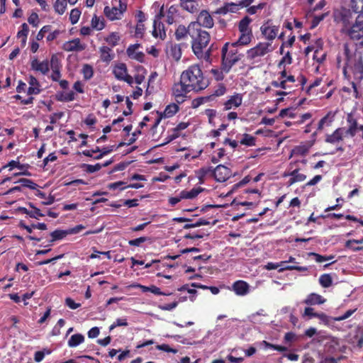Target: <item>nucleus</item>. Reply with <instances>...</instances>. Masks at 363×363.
<instances>
[{
    "label": "nucleus",
    "instance_id": "32",
    "mask_svg": "<svg viewBox=\"0 0 363 363\" xmlns=\"http://www.w3.org/2000/svg\"><path fill=\"white\" fill-rule=\"evenodd\" d=\"M252 39L253 35H240L238 40L232 43V46L235 45L237 47L238 45H248L252 42Z\"/></svg>",
    "mask_w": 363,
    "mask_h": 363
},
{
    "label": "nucleus",
    "instance_id": "1",
    "mask_svg": "<svg viewBox=\"0 0 363 363\" xmlns=\"http://www.w3.org/2000/svg\"><path fill=\"white\" fill-rule=\"evenodd\" d=\"M181 79L187 84L192 91L199 92L204 90L208 86V82L205 79L203 72L199 65H192L186 70L183 71Z\"/></svg>",
    "mask_w": 363,
    "mask_h": 363
},
{
    "label": "nucleus",
    "instance_id": "22",
    "mask_svg": "<svg viewBox=\"0 0 363 363\" xmlns=\"http://www.w3.org/2000/svg\"><path fill=\"white\" fill-rule=\"evenodd\" d=\"M325 301L326 299L322 296L315 293H311L307 296L306 298L303 301V303L308 306H313L323 304Z\"/></svg>",
    "mask_w": 363,
    "mask_h": 363
},
{
    "label": "nucleus",
    "instance_id": "28",
    "mask_svg": "<svg viewBox=\"0 0 363 363\" xmlns=\"http://www.w3.org/2000/svg\"><path fill=\"white\" fill-rule=\"evenodd\" d=\"M104 40L111 48H114L118 45L121 40V36L118 32H111L104 38Z\"/></svg>",
    "mask_w": 363,
    "mask_h": 363
},
{
    "label": "nucleus",
    "instance_id": "63",
    "mask_svg": "<svg viewBox=\"0 0 363 363\" xmlns=\"http://www.w3.org/2000/svg\"><path fill=\"white\" fill-rule=\"evenodd\" d=\"M354 69L361 74H363V61L360 55L358 56V59L354 62Z\"/></svg>",
    "mask_w": 363,
    "mask_h": 363
},
{
    "label": "nucleus",
    "instance_id": "36",
    "mask_svg": "<svg viewBox=\"0 0 363 363\" xmlns=\"http://www.w3.org/2000/svg\"><path fill=\"white\" fill-rule=\"evenodd\" d=\"M67 235H69V233H68V229L67 230L57 229L50 233V236L52 238L51 241L53 242V241L62 240L64 238H65Z\"/></svg>",
    "mask_w": 363,
    "mask_h": 363
},
{
    "label": "nucleus",
    "instance_id": "31",
    "mask_svg": "<svg viewBox=\"0 0 363 363\" xmlns=\"http://www.w3.org/2000/svg\"><path fill=\"white\" fill-rule=\"evenodd\" d=\"M181 6L184 10L186 11L194 13L198 10V4L195 3V1H186V0H180Z\"/></svg>",
    "mask_w": 363,
    "mask_h": 363
},
{
    "label": "nucleus",
    "instance_id": "18",
    "mask_svg": "<svg viewBox=\"0 0 363 363\" xmlns=\"http://www.w3.org/2000/svg\"><path fill=\"white\" fill-rule=\"evenodd\" d=\"M242 95L240 94H235L233 96H231L230 99L224 103V110L228 111L238 108L242 104Z\"/></svg>",
    "mask_w": 363,
    "mask_h": 363
},
{
    "label": "nucleus",
    "instance_id": "19",
    "mask_svg": "<svg viewBox=\"0 0 363 363\" xmlns=\"http://www.w3.org/2000/svg\"><path fill=\"white\" fill-rule=\"evenodd\" d=\"M284 177H286V176L291 177V178L288 181L289 186H291L294 184L297 183V182H303L306 180V179L307 177L306 174L299 173L298 168L294 169L293 171H291V172H289L288 174L284 173Z\"/></svg>",
    "mask_w": 363,
    "mask_h": 363
},
{
    "label": "nucleus",
    "instance_id": "38",
    "mask_svg": "<svg viewBox=\"0 0 363 363\" xmlns=\"http://www.w3.org/2000/svg\"><path fill=\"white\" fill-rule=\"evenodd\" d=\"M350 6L354 13L363 14V0H350Z\"/></svg>",
    "mask_w": 363,
    "mask_h": 363
},
{
    "label": "nucleus",
    "instance_id": "14",
    "mask_svg": "<svg viewBox=\"0 0 363 363\" xmlns=\"http://www.w3.org/2000/svg\"><path fill=\"white\" fill-rule=\"evenodd\" d=\"M50 67L52 69V74L50 75L51 79L53 81H58L61 77L60 69L62 67L60 63V57L57 55H53L50 60Z\"/></svg>",
    "mask_w": 363,
    "mask_h": 363
},
{
    "label": "nucleus",
    "instance_id": "50",
    "mask_svg": "<svg viewBox=\"0 0 363 363\" xmlns=\"http://www.w3.org/2000/svg\"><path fill=\"white\" fill-rule=\"evenodd\" d=\"M328 13H324L319 16H315L312 21L311 25V29H313L318 26V25L326 17L328 16Z\"/></svg>",
    "mask_w": 363,
    "mask_h": 363
},
{
    "label": "nucleus",
    "instance_id": "33",
    "mask_svg": "<svg viewBox=\"0 0 363 363\" xmlns=\"http://www.w3.org/2000/svg\"><path fill=\"white\" fill-rule=\"evenodd\" d=\"M179 111V106L176 104H172L166 106L164 111L161 113L164 118L173 116Z\"/></svg>",
    "mask_w": 363,
    "mask_h": 363
},
{
    "label": "nucleus",
    "instance_id": "35",
    "mask_svg": "<svg viewBox=\"0 0 363 363\" xmlns=\"http://www.w3.org/2000/svg\"><path fill=\"white\" fill-rule=\"evenodd\" d=\"M237 6L236 3H233V2L226 3L224 4L223 6L217 9L216 11H215V13L220 14V15H225L228 12L235 13V9H229V7L230 6Z\"/></svg>",
    "mask_w": 363,
    "mask_h": 363
},
{
    "label": "nucleus",
    "instance_id": "41",
    "mask_svg": "<svg viewBox=\"0 0 363 363\" xmlns=\"http://www.w3.org/2000/svg\"><path fill=\"white\" fill-rule=\"evenodd\" d=\"M82 72L85 80H89L94 76L93 67L89 64H85L83 65Z\"/></svg>",
    "mask_w": 363,
    "mask_h": 363
},
{
    "label": "nucleus",
    "instance_id": "8",
    "mask_svg": "<svg viewBox=\"0 0 363 363\" xmlns=\"http://www.w3.org/2000/svg\"><path fill=\"white\" fill-rule=\"evenodd\" d=\"M195 27L211 28L214 26L213 18L207 10H202L199 13L196 21L192 22Z\"/></svg>",
    "mask_w": 363,
    "mask_h": 363
},
{
    "label": "nucleus",
    "instance_id": "20",
    "mask_svg": "<svg viewBox=\"0 0 363 363\" xmlns=\"http://www.w3.org/2000/svg\"><path fill=\"white\" fill-rule=\"evenodd\" d=\"M152 35L155 38H160L161 39H164L166 38L164 25L161 22V21H159L158 19L154 20Z\"/></svg>",
    "mask_w": 363,
    "mask_h": 363
},
{
    "label": "nucleus",
    "instance_id": "58",
    "mask_svg": "<svg viewBox=\"0 0 363 363\" xmlns=\"http://www.w3.org/2000/svg\"><path fill=\"white\" fill-rule=\"evenodd\" d=\"M226 92V87L223 84H220L218 87L214 90L211 98L213 96H220L225 94Z\"/></svg>",
    "mask_w": 363,
    "mask_h": 363
},
{
    "label": "nucleus",
    "instance_id": "52",
    "mask_svg": "<svg viewBox=\"0 0 363 363\" xmlns=\"http://www.w3.org/2000/svg\"><path fill=\"white\" fill-rule=\"evenodd\" d=\"M24 212L28 214V216H30V217H33V218H38V217H40V216H43L44 215L41 213L40 210L37 208H34V207H31L30 209H24Z\"/></svg>",
    "mask_w": 363,
    "mask_h": 363
},
{
    "label": "nucleus",
    "instance_id": "25",
    "mask_svg": "<svg viewBox=\"0 0 363 363\" xmlns=\"http://www.w3.org/2000/svg\"><path fill=\"white\" fill-rule=\"evenodd\" d=\"M127 72V67L125 63H119L116 65L113 70V73L115 77L118 80L124 79V77H125Z\"/></svg>",
    "mask_w": 363,
    "mask_h": 363
},
{
    "label": "nucleus",
    "instance_id": "45",
    "mask_svg": "<svg viewBox=\"0 0 363 363\" xmlns=\"http://www.w3.org/2000/svg\"><path fill=\"white\" fill-rule=\"evenodd\" d=\"M252 21V20L247 16L242 18L238 23V30L252 29V28L250 26Z\"/></svg>",
    "mask_w": 363,
    "mask_h": 363
},
{
    "label": "nucleus",
    "instance_id": "40",
    "mask_svg": "<svg viewBox=\"0 0 363 363\" xmlns=\"http://www.w3.org/2000/svg\"><path fill=\"white\" fill-rule=\"evenodd\" d=\"M320 284L324 288H328L333 284V279L330 274H323L319 278Z\"/></svg>",
    "mask_w": 363,
    "mask_h": 363
},
{
    "label": "nucleus",
    "instance_id": "17",
    "mask_svg": "<svg viewBox=\"0 0 363 363\" xmlns=\"http://www.w3.org/2000/svg\"><path fill=\"white\" fill-rule=\"evenodd\" d=\"M167 54L176 61H179L182 57V49L179 44L169 43L167 46Z\"/></svg>",
    "mask_w": 363,
    "mask_h": 363
},
{
    "label": "nucleus",
    "instance_id": "55",
    "mask_svg": "<svg viewBox=\"0 0 363 363\" xmlns=\"http://www.w3.org/2000/svg\"><path fill=\"white\" fill-rule=\"evenodd\" d=\"M308 152V148L306 145H298L294 147L292 152L294 155L304 156Z\"/></svg>",
    "mask_w": 363,
    "mask_h": 363
},
{
    "label": "nucleus",
    "instance_id": "64",
    "mask_svg": "<svg viewBox=\"0 0 363 363\" xmlns=\"http://www.w3.org/2000/svg\"><path fill=\"white\" fill-rule=\"evenodd\" d=\"M357 311L356 308L354 309H350L347 311L342 315L335 317L333 318L334 321H342L344 320H346L347 318H350L355 311Z\"/></svg>",
    "mask_w": 363,
    "mask_h": 363
},
{
    "label": "nucleus",
    "instance_id": "30",
    "mask_svg": "<svg viewBox=\"0 0 363 363\" xmlns=\"http://www.w3.org/2000/svg\"><path fill=\"white\" fill-rule=\"evenodd\" d=\"M31 68L35 72L45 74V64L44 62H40L36 57L32 58Z\"/></svg>",
    "mask_w": 363,
    "mask_h": 363
},
{
    "label": "nucleus",
    "instance_id": "34",
    "mask_svg": "<svg viewBox=\"0 0 363 363\" xmlns=\"http://www.w3.org/2000/svg\"><path fill=\"white\" fill-rule=\"evenodd\" d=\"M55 96L60 101H72L74 99V93L72 91L68 93L60 91L56 94Z\"/></svg>",
    "mask_w": 363,
    "mask_h": 363
},
{
    "label": "nucleus",
    "instance_id": "24",
    "mask_svg": "<svg viewBox=\"0 0 363 363\" xmlns=\"http://www.w3.org/2000/svg\"><path fill=\"white\" fill-rule=\"evenodd\" d=\"M344 135L343 129L337 128L332 134L328 135L325 138V142L331 144H335L342 140Z\"/></svg>",
    "mask_w": 363,
    "mask_h": 363
},
{
    "label": "nucleus",
    "instance_id": "61",
    "mask_svg": "<svg viewBox=\"0 0 363 363\" xmlns=\"http://www.w3.org/2000/svg\"><path fill=\"white\" fill-rule=\"evenodd\" d=\"M285 116L294 118L296 117V113H294L290 108L281 109L279 112V117L284 118Z\"/></svg>",
    "mask_w": 363,
    "mask_h": 363
},
{
    "label": "nucleus",
    "instance_id": "21",
    "mask_svg": "<svg viewBox=\"0 0 363 363\" xmlns=\"http://www.w3.org/2000/svg\"><path fill=\"white\" fill-rule=\"evenodd\" d=\"M99 54L101 60L106 63L110 62L115 57L112 49L105 45L99 48Z\"/></svg>",
    "mask_w": 363,
    "mask_h": 363
},
{
    "label": "nucleus",
    "instance_id": "62",
    "mask_svg": "<svg viewBox=\"0 0 363 363\" xmlns=\"http://www.w3.org/2000/svg\"><path fill=\"white\" fill-rule=\"evenodd\" d=\"M149 238L147 237H140L133 240H130L128 241V244L130 246H140L142 243L148 240Z\"/></svg>",
    "mask_w": 363,
    "mask_h": 363
},
{
    "label": "nucleus",
    "instance_id": "15",
    "mask_svg": "<svg viewBox=\"0 0 363 363\" xmlns=\"http://www.w3.org/2000/svg\"><path fill=\"white\" fill-rule=\"evenodd\" d=\"M347 122L348 124V128L345 130V135L354 137L357 134V132L359 131V127L361 125H359L357 119L352 116V113H349L347 116Z\"/></svg>",
    "mask_w": 363,
    "mask_h": 363
},
{
    "label": "nucleus",
    "instance_id": "27",
    "mask_svg": "<svg viewBox=\"0 0 363 363\" xmlns=\"http://www.w3.org/2000/svg\"><path fill=\"white\" fill-rule=\"evenodd\" d=\"M204 189L201 187L193 188L190 191L183 190L181 191V198L183 199H194Z\"/></svg>",
    "mask_w": 363,
    "mask_h": 363
},
{
    "label": "nucleus",
    "instance_id": "48",
    "mask_svg": "<svg viewBox=\"0 0 363 363\" xmlns=\"http://www.w3.org/2000/svg\"><path fill=\"white\" fill-rule=\"evenodd\" d=\"M29 31L28 26L26 23H23L21 26V30H19L17 33V37L18 38H22V42L23 44L26 42L27 35Z\"/></svg>",
    "mask_w": 363,
    "mask_h": 363
},
{
    "label": "nucleus",
    "instance_id": "9",
    "mask_svg": "<svg viewBox=\"0 0 363 363\" xmlns=\"http://www.w3.org/2000/svg\"><path fill=\"white\" fill-rule=\"evenodd\" d=\"M279 30V26L272 25V21L271 19H268L260 27V31H261L262 34L269 41H272L276 38V37L277 36Z\"/></svg>",
    "mask_w": 363,
    "mask_h": 363
},
{
    "label": "nucleus",
    "instance_id": "23",
    "mask_svg": "<svg viewBox=\"0 0 363 363\" xmlns=\"http://www.w3.org/2000/svg\"><path fill=\"white\" fill-rule=\"evenodd\" d=\"M193 23L191 22L188 27H186L184 26V25H179L176 30H175V33H174V35H175V38L177 40H181L184 38H185L188 35H189L191 36V30L190 29H191V26H192Z\"/></svg>",
    "mask_w": 363,
    "mask_h": 363
},
{
    "label": "nucleus",
    "instance_id": "4",
    "mask_svg": "<svg viewBox=\"0 0 363 363\" xmlns=\"http://www.w3.org/2000/svg\"><path fill=\"white\" fill-rule=\"evenodd\" d=\"M274 48L270 42H259L246 52V58L251 64L260 62L262 57L272 52Z\"/></svg>",
    "mask_w": 363,
    "mask_h": 363
},
{
    "label": "nucleus",
    "instance_id": "39",
    "mask_svg": "<svg viewBox=\"0 0 363 363\" xmlns=\"http://www.w3.org/2000/svg\"><path fill=\"white\" fill-rule=\"evenodd\" d=\"M82 11L78 8H74L69 13V20L72 25L76 24L80 18Z\"/></svg>",
    "mask_w": 363,
    "mask_h": 363
},
{
    "label": "nucleus",
    "instance_id": "10",
    "mask_svg": "<svg viewBox=\"0 0 363 363\" xmlns=\"http://www.w3.org/2000/svg\"><path fill=\"white\" fill-rule=\"evenodd\" d=\"M213 176L217 182H223L231 177L230 169L225 165L219 164L213 170Z\"/></svg>",
    "mask_w": 363,
    "mask_h": 363
},
{
    "label": "nucleus",
    "instance_id": "3",
    "mask_svg": "<svg viewBox=\"0 0 363 363\" xmlns=\"http://www.w3.org/2000/svg\"><path fill=\"white\" fill-rule=\"evenodd\" d=\"M235 45L225 43L221 49V69L228 73L233 65L240 60L242 55L238 53Z\"/></svg>",
    "mask_w": 363,
    "mask_h": 363
},
{
    "label": "nucleus",
    "instance_id": "2",
    "mask_svg": "<svg viewBox=\"0 0 363 363\" xmlns=\"http://www.w3.org/2000/svg\"><path fill=\"white\" fill-rule=\"evenodd\" d=\"M191 28L192 51L195 55L199 57L203 55V49L208 45L211 35L206 30L195 27L194 25H192Z\"/></svg>",
    "mask_w": 363,
    "mask_h": 363
},
{
    "label": "nucleus",
    "instance_id": "47",
    "mask_svg": "<svg viewBox=\"0 0 363 363\" xmlns=\"http://www.w3.org/2000/svg\"><path fill=\"white\" fill-rule=\"evenodd\" d=\"M64 31H65L64 30H60V29H57V30H55L54 31H51L50 29V26H47V33H49L48 35H47V41H52L53 40L57 39L60 34L64 33Z\"/></svg>",
    "mask_w": 363,
    "mask_h": 363
},
{
    "label": "nucleus",
    "instance_id": "16",
    "mask_svg": "<svg viewBox=\"0 0 363 363\" xmlns=\"http://www.w3.org/2000/svg\"><path fill=\"white\" fill-rule=\"evenodd\" d=\"M232 290L236 295L243 296L250 291V285L243 280H238L232 285Z\"/></svg>",
    "mask_w": 363,
    "mask_h": 363
},
{
    "label": "nucleus",
    "instance_id": "29",
    "mask_svg": "<svg viewBox=\"0 0 363 363\" xmlns=\"http://www.w3.org/2000/svg\"><path fill=\"white\" fill-rule=\"evenodd\" d=\"M84 341V336L80 333H77L70 337L67 345L69 347H75Z\"/></svg>",
    "mask_w": 363,
    "mask_h": 363
},
{
    "label": "nucleus",
    "instance_id": "44",
    "mask_svg": "<svg viewBox=\"0 0 363 363\" xmlns=\"http://www.w3.org/2000/svg\"><path fill=\"white\" fill-rule=\"evenodd\" d=\"M81 167L86 173L91 174V173H94L95 172H97V171L100 170L101 169L102 166L99 163H97V164H96L94 165L88 164H82Z\"/></svg>",
    "mask_w": 363,
    "mask_h": 363
},
{
    "label": "nucleus",
    "instance_id": "43",
    "mask_svg": "<svg viewBox=\"0 0 363 363\" xmlns=\"http://www.w3.org/2000/svg\"><path fill=\"white\" fill-rule=\"evenodd\" d=\"M67 0H56L54 4L55 11L60 15L63 14L67 7Z\"/></svg>",
    "mask_w": 363,
    "mask_h": 363
},
{
    "label": "nucleus",
    "instance_id": "46",
    "mask_svg": "<svg viewBox=\"0 0 363 363\" xmlns=\"http://www.w3.org/2000/svg\"><path fill=\"white\" fill-rule=\"evenodd\" d=\"M286 263L284 264L283 266H281V268L279 270V272H283L285 270H296L300 272H305L308 271V268L306 267H300L296 265H287Z\"/></svg>",
    "mask_w": 363,
    "mask_h": 363
},
{
    "label": "nucleus",
    "instance_id": "5",
    "mask_svg": "<svg viewBox=\"0 0 363 363\" xmlns=\"http://www.w3.org/2000/svg\"><path fill=\"white\" fill-rule=\"evenodd\" d=\"M352 40L363 44V14H359L355 23L345 32Z\"/></svg>",
    "mask_w": 363,
    "mask_h": 363
},
{
    "label": "nucleus",
    "instance_id": "60",
    "mask_svg": "<svg viewBox=\"0 0 363 363\" xmlns=\"http://www.w3.org/2000/svg\"><path fill=\"white\" fill-rule=\"evenodd\" d=\"M223 72H225L223 71L221 68H220V69H211V73L213 76L214 79L218 82L222 81L224 79Z\"/></svg>",
    "mask_w": 363,
    "mask_h": 363
},
{
    "label": "nucleus",
    "instance_id": "7",
    "mask_svg": "<svg viewBox=\"0 0 363 363\" xmlns=\"http://www.w3.org/2000/svg\"><path fill=\"white\" fill-rule=\"evenodd\" d=\"M191 91L192 89L189 88L187 84L181 79L179 82L174 84L172 87V94L175 101L179 104L184 102L187 94Z\"/></svg>",
    "mask_w": 363,
    "mask_h": 363
},
{
    "label": "nucleus",
    "instance_id": "12",
    "mask_svg": "<svg viewBox=\"0 0 363 363\" xmlns=\"http://www.w3.org/2000/svg\"><path fill=\"white\" fill-rule=\"evenodd\" d=\"M344 56L345 59V63L343 67V73L345 75L347 73V69H352L354 62L358 59L357 57L356 53H353L350 48L348 44L344 45Z\"/></svg>",
    "mask_w": 363,
    "mask_h": 363
},
{
    "label": "nucleus",
    "instance_id": "51",
    "mask_svg": "<svg viewBox=\"0 0 363 363\" xmlns=\"http://www.w3.org/2000/svg\"><path fill=\"white\" fill-rule=\"evenodd\" d=\"M145 27L144 23H137L135 30V37L137 38H143L145 34Z\"/></svg>",
    "mask_w": 363,
    "mask_h": 363
},
{
    "label": "nucleus",
    "instance_id": "49",
    "mask_svg": "<svg viewBox=\"0 0 363 363\" xmlns=\"http://www.w3.org/2000/svg\"><path fill=\"white\" fill-rule=\"evenodd\" d=\"M309 255L313 257L315 262H318V263H321L325 261L333 259L335 257L334 255L325 256V255H319L316 252H311L309 254Z\"/></svg>",
    "mask_w": 363,
    "mask_h": 363
},
{
    "label": "nucleus",
    "instance_id": "56",
    "mask_svg": "<svg viewBox=\"0 0 363 363\" xmlns=\"http://www.w3.org/2000/svg\"><path fill=\"white\" fill-rule=\"evenodd\" d=\"M128 325L126 318H117L116 321L109 327V331L113 330L115 328L119 326H127Z\"/></svg>",
    "mask_w": 363,
    "mask_h": 363
},
{
    "label": "nucleus",
    "instance_id": "37",
    "mask_svg": "<svg viewBox=\"0 0 363 363\" xmlns=\"http://www.w3.org/2000/svg\"><path fill=\"white\" fill-rule=\"evenodd\" d=\"M30 86L28 90V94H37L40 92L39 84L38 80L34 77H30Z\"/></svg>",
    "mask_w": 363,
    "mask_h": 363
},
{
    "label": "nucleus",
    "instance_id": "53",
    "mask_svg": "<svg viewBox=\"0 0 363 363\" xmlns=\"http://www.w3.org/2000/svg\"><path fill=\"white\" fill-rule=\"evenodd\" d=\"M266 5H267V3L262 2V3H259V4H257L256 6H250L247 9V12L250 15L255 14L258 10L263 9L266 6Z\"/></svg>",
    "mask_w": 363,
    "mask_h": 363
},
{
    "label": "nucleus",
    "instance_id": "57",
    "mask_svg": "<svg viewBox=\"0 0 363 363\" xmlns=\"http://www.w3.org/2000/svg\"><path fill=\"white\" fill-rule=\"evenodd\" d=\"M211 99V96H203V97H199L196 99H194L192 101V106L194 108H197L201 104L208 102Z\"/></svg>",
    "mask_w": 363,
    "mask_h": 363
},
{
    "label": "nucleus",
    "instance_id": "6",
    "mask_svg": "<svg viewBox=\"0 0 363 363\" xmlns=\"http://www.w3.org/2000/svg\"><path fill=\"white\" fill-rule=\"evenodd\" d=\"M334 20L337 23L342 24V33L345 32L351 27L350 19L352 18V13L350 9L341 7L340 9L334 11Z\"/></svg>",
    "mask_w": 363,
    "mask_h": 363
},
{
    "label": "nucleus",
    "instance_id": "26",
    "mask_svg": "<svg viewBox=\"0 0 363 363\" xmlns=\"http://www.w3.org/2000/svg\"><path fill=\"white\" fill-rule=\"evenodd\" d=\"M91 26L93 29L96 30H103L106 26L104 17L98 16L96 14H94L91 21Z\"/></svg>",
    "mask_w": 363,
    "mask_h": 363
},
{
    "label": "nucleus",
    "instance_id": "42",
    "mask_svg": "<svg viewBox=\"0 0 363 363\" xmlns=\"http://www.w3.org/2000/svg\"><path fill=\"white\" fill-rule=\"evenodd\" d=\"M255 141L256 138L254 136L249 135L247 133H245L243 135V138H242L240 143L241 145L251 147L255 145Z\"/></svg>",
    "mask_w": 363,
    "mask_h": 363
},
{
    "label": "nucleus",
    "instance_id": "54",
    "mask_svg": "<svg viewBox=\"0 0 363 363\" xmlns=\"http://www.w3.org/2000/svg\"><path fill=\"white\" fill-rule=\"evenodd\" d=\"M211 171H213L211 169V167H202L200 169H199L197 175L199 179V182L203 183V178Z\"/></svg>",
    "mask_w": 363,
    "mask_h": 363
},
{
    "label": "nucleus",
    "instance_id": "13",
    "mask_svg": "<svg viewBox=\"0 0 363 363\" xmlns=\"http://www.w3.org/2000/svg\"><path fill=\"white\" fill-rule=\"evenodd\" d=\"M62 49L66 52H82L86 49V45L82 43L79 38H74L65 42L62 45Z\"/></svg>",
    "mask_w": 363,
    "mask_h": 363
},
{
    "label": "nucleus",
    "instance_id": "59",
    "mask_svg": "<svg viewBox=\"0 0 363 363\" xmlns=\"http://www.w3.org/2000/svg\"><path fill=\"white\" fill-rule=\"evenodd\" d=\"M292 57L290 52H287L285 55L281 58L278 64V67L281 68L285 63L291 65L292 63Z\"/></svg>",
    "mask_w": 363,
    "mask_h": 363
},
{
    "label": "nucleus",
    "instance_id": "11",
    "mask_svg": "<svg viewBox=\"0 0 363 363\" xmlns=\"http://www.w3.org/2000/svg\"><path fill=\"white\" fill-rule=\"evenodd\" d=\"M126 6H124V9H118L116 6L109 7L108 6H106L104 9V13L108 20L113 21L121 20L123 18Z\"/></svg>",
    "mask_w": 363,
    "mask_h": 363
}]
</instances>
